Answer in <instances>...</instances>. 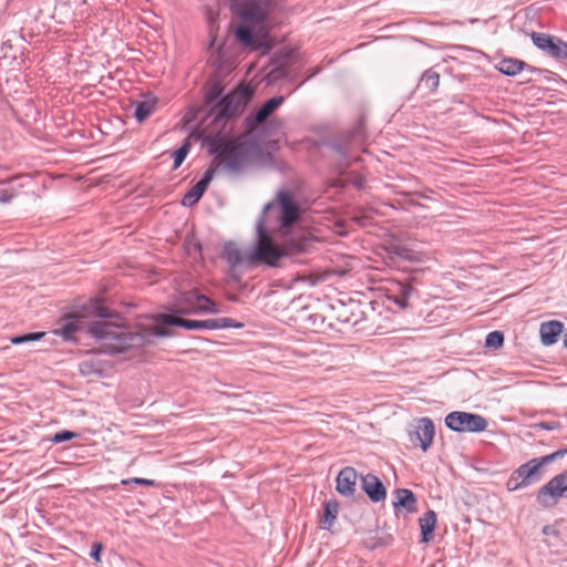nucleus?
Returning a JSON list of instances; mask_svg holds the SVG:
<instances>
[{
    "mask_svg": "<svg viewBox=\"0 0 567 567\" xmlns=\"http://www.w3.org/2000/svg\"><path fill=\"white\" fill-rule=\"evenodd\" d=\"M155 327L145 328L142 332H132L124 327L107 321H94L89 332L101 341L105 352L120 353L131 348H141L150 343V337L165 338L171 336L169 327H179L186 330H213L212 319L194 320L184 319L171 313L154 316Z\"/></svg>",
    "mask_w": 567,
    "mask_h": 567,
    "instance_id": "1",
    "label": "nucleus"
},
{
    "mask_svg": "<svg viewBox=\"0 0 567 567\" xmlns=\"http://www.w3.org/2000/svg\"><path fill=\"white\" fill-rule=\"evenodd\" d=\"M249 137L231 140L217 134L206 138L207 151L229 172L243 171L251 163V157L259 159L271 158V151L278 150V141L271 140L262 143L259 136L248 134Z\"/></svg>",
    "mask_w": 567,
    "mask_h": 567,
    "instance_id": "2",
    "label": "nucleus"
},
{
    "mask_svg": "<svg viewBox=\"0 0 567 567\" xmlns=\"http://www.w3.org/2000/svg\"><path fill=\"white\" fill-rule=\"evenodd\" d=\"M229 8L241 20L234 29L235 39L244 48L269 52L271 43L267 34H258L254 27L262 25L267 21L274 9V0H234Z\"/></svg>",
    "mask_w": 567,
    "mask_h": 567,
    "instance_id": "3",
    "label": "nucleus"
},
{
    "mask_svg": "<svg viewBox=\"0 0 567 567\" xmlns=\"http://www.w3.org/2000/svg\"><path fill=\"white\" fill-rule=\"evenodd\" d=\"M254 89L247 84H239L230 92L209 104L207 115L213 122H228L238 117L247 107L254 95Z\"/></svg>",
    "mask_w": 567,
    "mask_h": 567,
    "instance_id": "4",
    "label": "nucleus"
},
{
    "mask_svg": "<svg viewBox=\"0 0 567 567\" xmlns=\"http://www.w3.org/2000/svg\"><path fill=\"white\" fill-rule=\"evenodd\" d=\"M282 249L272 244L271 234L265 225V218L259 217L257 221V240L252 250L246 257V267L266 265L277 267L279 260L285 256Z\"/></svg>",
    "mask_w": 567,
    "mask_h": 567,
    "instance_id": "5",
    "label": "nucleus"
},
{
    "mask_svg": "<svg viewBox=\"0 0 567 567\" xmlns=\"http://www.w3.org/2000/svg\"><path fill=\"white\" fill-rule=\"evenodd\" d=\"M274 210L278 212L277 220L279 223V230L285 235H287L300 219V207L295 200L293 195L288 190H280L277 195V199L268 203L264 207L260 217L265 218V225H267Z\"/></svg>",
    "mask_w": 567,
    "mask_h": 567,
    "instance_id": "6",
    "label": "nucleus"
},
{
    "mask_svg": "<svg viewBox=\"0 0 567 567\" xmlns=\"http://www.w3.org/2000/svg\"><path fill=\"white\" fill-rule=\"evenodd\" d=\"M415 282V276L389 279L388 285L385 286V296L388 300L395 303L400 309L410 308V300L417 296V290L414 287Z\"/></svg>",
    "mask_w": 567,
    "mask_h": 567,
    "instance_id": "7",
    "label": "nucleus"
},
{
    "mask_svg": "<svg viewBox=\"0 0 567 567\" xmlns=\"http://www.w3.org/2000/svg\"><path fill=\"white\" fill-rule=\"evenodd\" d=\"M445 426L456 433H481L488 425L487 420L475 413L453 411L445 416Z\"/></svg>",
    "mask_w": 567,
    "mask_h": 567,
    "instance_id": "8",
    "label": "nucleus"
},
{
    "mask_svg": "<svg viewBox=\"0 0 567 567\" xmlns=\"http://www.w3.org/2000/svg\"><path fill=\"white\" fill-rule=\"evenodd\" d=\"M561 497L567 498V470L542 486L537 492L536 501L543 508H551Z\"/></svg>",
    "mask_w": 567,
    "mask_h": 567,
    "instance_id": "9",
    "label": "nucleus"
},
{
    "mask_svg": "<svg viewBox=\"0 0 567 567\" xmlns=\"http://www.w3.org/2000/svg\"><path fill=\"white\" fill-rule=\"evenodd\" d=\"M282 95H276L266 100L256 111L251 112L245 118V128L248 134H254L259 128L266 133L264 127L268 117L284 103Z\"/></svg>",
    "mask_w": 567,
    "mask_h": 567,
    "instance_id": "10",
    "label": "nucleus"
},
{
    "mask_svg": "<svg viewBox=\"0 0 567 567\" xmlns=\"http://www.w3.org/2000/svg\"><path fill=\"white\" fill-rule=\"evenodd\" d=\"M542 476V471L538 470L533 460H529L513 471L506 482V488L509 492H514L519 488L527 487L534 483L539 482Z\"/></svg>",
    "mask_w": 567,
    "mask_h": 567,
    "instance_id": "11",
    "label": "nucleus"
},
{
    "mask_svg": "<svg viewBox=\"0 0 567 567\" xmlns=\"http://www.w3.org/2000/svg\"><path fill=\"white\" fill-rule=\"evenodd\" d=\"M434 434V423L427 416L419 419L414 430L409 432L410 441L420 446L423 452H426L433 444Z\"/></svg>",
    "mask_w": 567,
    "mask_h": 567,
    "instance_id": "12",
    "label": "nucleus"
},
{
    "mask_svg": "<svg viewBox=\"0 0 567 567\" xmlns=\"http://www.w3.org/2000/svg\"><path fill=\"white\" fill-rule=\"evenodd\" d=\"M84 316L80 312H68L59 318L56 327L52 330L54 336L64 341H73L74 334L80 330Z\"/></svg>",
    "mask_w": 567,
    "mask_h": 567,
    "instance_id": "13",
    "label": "nucleus"
},
{
    "mask_svg": "<svg viewBox=\"0 0 567 567\" xmlns=\"http://www.w3.org/2000/svg\"><path fill=\"white\" fill-rule=\"evenodd\" d=\"M215 168L209 167L200 177V179L190 187V189L183 196L181 204L184 207L195 206L206 193L213 177Z\"/></svg>",
    "mask_w": 567,
    "mask_h": 567,
    "instance_id": "14",
    "label": "nucleus"
},
{
    "mask_svg": "<svg viewBox=\"0 0 567 567\" xmlns=\"http://www.w3.org/2000/svg\"><path fill=\"white\" fill-rule=\"evenodd\" d=\"M361 488L372 503H380L386 497V488L382 481L372 473L361 475Z\"/></svg>",
    "mask_w": 567,
    "mask_h": 567,
    "instance_id": "15",
    "label": "nucleus"
},
{
    "mask_svg": "<svg viewBox=\"0 0 567 567\" xmlns=\"http://www.w3.org/2000/svg\"><path fill=\"white\" fill-rule=\"evenodd\" d=\"M358 476L357 471L352 466L343 467L336 477L337 492L346 497L353 496Z\"/></svg>",
    "mask_w": 567,
    "mask_h": 567,
    "instance_id": "16",
    "label": "nucleus"
},
{
    "mask_svg": "<svg viewBox=\"0 0 567 567\" xmlns=\"http://www.w3.org/2000/svg\"><path fill=\"white\" fill-rule=\"evenodd\" d=\"M204 103L206 106L225 95L224 76L220 73L215 72L212 74L206 83L204 84Z\"/></svg>",
    "mask_w": 567,
    "mask_h": 567,
    "instance_id": "17",
    "label": "nucleus"
},
{
    "mask_svg": "<svg viewBox=\"0 0 567 567\" xmlns=\"http://www.w3.org/2000/svg\"><path fill=\"white\" fill-rule=\"evenodd\" d=\"M295 58V50H288L280 55L274 56L272 62L276 66L270 71L269 76L275 81L287 79L289 76L288 66L292 64Z\"/></svg>",
    "mask_w": 567,
    "mask_h": 567,
    "instance_id": "18",
    "label": "nucleus"
},
{
    "mask_svg": "<svg viewBox=\"0 0 567 567\" xmlns=\"http://www.w3.org/2000/svg\"><path fill=\"white\" fill-rule=\"evenodd\" d=\"M496 69L507 76H515L523 70L527 69L529 72H542L540 69L534 68L523 60L516 59V58H504L502 59Z\"/></svg>",
    "mask_w": 567,
    "mask_h": 567,
    "instance_id": "19",
    "label": "nucleus"
},
{
    "mask_svg": "<svg viewBox=\"0 0 567 567\" xmlns=\"http://www.w3.org/2000/svg\"><path fill=\"white\" fill-rule=\"evenodd\" d=\"M564 331V323L558 320L543 322L539 328L540 341L544 346H553Z\"/></svg>",
    "mask_w": 567,
    "mask_h": 567,
    "instance_id": "20",
    "label": "nucleus"
},
{
    "mask_svg": "<svg viewBox=\"0 0 567 567\" xmlns=\"http://www.w3.org/2000/svg\"><path fill=\"white\" fill-rule=\"evenodd\" d=\"M393 536L384 529L375 528L365 533L363 538L364 546L373 550L378 547H386L393 543Z\"/></svg>",
    "mask_w": 567,
    "mask_h": 567,
    "instance_id": "21",
    "label": "nucleus"
},
{
    "mask_svg": "<svg viewBox=\"0 0 567 567\" xmlns=\"http://www.w3.org/2000/svg\"><path fill=\"white\" fill-rule=\"evenodd\" d=\"M440 73L433 69L424 71L416 85V91L421 92L422 96H427L436 92L440 85Z\"/></svg>",
    "mask_w": 567,
    "mask_h": 567,
    "instance_id": "22",
    "label": "nucleus"
},
{
    "mask_svg": "<svg viewBox=\"0 0 567 567\" xmlns=\"http://www.w3.org/2000/svg\"><path fill=\"white\" fill-rule=\"evenodd\" d=\"M436 522V513L433 509L426 511L419 518V526L421 530L420 543L429 544L433 539Z\"/></svg>",
    "mask_w": 567,
    "mask_h": 567,
    "instance_id": "23",
    "label": "nucleus"
},
{
    "mask_svg": "<svg viewBox=\"0 0 567 567\" xmlns=\"http://www.w3.org/2000/svg\"><path fill=\"white\" fill-rule=\"evenodd\" d=\"M395 501L393 505L398 509H404L408 513L416 512V496L408 488H398L394 491Z\"/></svg>",
    "mask_w": 567,
    "mask_h": 567,
    "instance_id": "24",
    "label": "nucleus"
},
{
    "mask_svg": "<svg viewBox=\"0 0 567 567\" xmlns=\"http://www.w3.org/2000/svg\"><path fill=\"white\" fill-rule=\"evenodd\" d=\"M158 99L153 95L145 96V100L136 102L134 110V118L138 123L146 121L155 111Z\"/></svg>",
    "mask_w": 567,
    "mask_h": 567,
    "instance_id": "25",
    "label": "nucleus"
},
{
    "mask_svg": "<svg viewBox=\"0 0 567 567\" xmlns=\"http://www.w3.org/2000/svg\"><path fill=\"white\" fill-rule=\"evenodd\" d=\"M246 257L247 256L243 255V252L236 246L235 243L228 241V243L225 244L224 250H223V254H221V258L224 260H226V262L228 264V266L231 269H235L236 267H238L240 265H245L246 266Z\"/></svg>",
    "mask_w": 567,
    "mask_h": 567,
    "instance_id": "26",
    "label": "nucleus"
},
{
    "mask_svg": "<svg viewBox=\"0 0 567 567\" xmlns=\"http://www.w3.org/2000/svg\"><path fill=\"white\" fill-rule=\"evenodd\" d=\"M340 505L337 499H329L323 504L320 524L323 529L330 530L339 514Z\"/></svg>",
    "mask_w": 567,
    "mask_h": 567,
    "instance_id": "27",
    "label": "nucleus"
},
{
    "mask_svg": "<svg viewBox=\"0 0 567 567\" xmlns=\"http://www.w3.org/2000/svg\"><path fill=\"white\" fill-rule=\"evenodd\" d=\"M205 13L208 25L209 47L213 48L217 40L219 30V13L210 7L206 8Z\"/></svg>",
    "mask_w": 567,
    "mask_h": 567,
    "instance_id": "28",
    "label": "nucleus"
},
{
    "mask_svg": "<svg viewBox=\"0 0 567 567\" xmlns=\"http://www.w3.org/2000/svg\"><path fill=\"white\" fill-rule=\"evenodd\" d=\"M343 135L350 141V142H360L365 138V124H364V117L361 116L355 125L343 133Z\"/></svg>",
    "mask_w": 567,
    "mask_h": 567,
    "instance_id": "29",
    "label": "nucleus"
},
{
    "mask_svg": "<svg viewBox=\"0 0 567 567\" xmlns=\"http://www.w3.org/2000/svg\"><path fill=\"white\" fill-rule=\"evenodd\" d=\"M190 147H192L190 140H189V137H187L184 140L182 145L172 153V157L174 161L173 169H177L183 164V162L185 161V158L187 157V155L190 151Z\"/></svg>",
    "mask_w": 567,
    "mask_h": 567,
    "instance_id": "30",
    "label": "nucleus"
},
{
    "mask_svg": "<svg viewBox=\"0 0 567 567\" xmlns=\"http://www.w3.org/2000/svg\"><path fill=\"white\" fill-rule=\"evenodd\" d=\"M547 53L556 60L567 61V42L556 37Z\"/></svg>",
    "mask_w": 567,
    "mask_h": 567,
    "instance_id": "31",
    "label": "nucleus"
},
{
    "mask_svg": "<svg viewBox=\"0 0 567 567\" xmlns=\"http://www.w3.org/2000/svg\"><path fill=\"white\" fill-rule=\"evenodd\" d=\"M194 299L203 312L217 313L219 311L215 301L206 295L194 291Z\"/></svg>",
    "mask_w": 567,
    "mask_h": 567,
    "instance_id": "32",
    "label": "nucleus"
},
{
    "mask_svg": "<svg viewBox=\"0 0 567 567\" xmlns=\"http://www.w3.org/2000/svg\"><path fill=\"white\" fill-rule=\"evenodd\" d=\"M80 372L83 375H103L104 369L100 361L95 360H85L80 363Z\"/></svg>",
    "mask_w": 567,
    "mask_h": 567,
    "instance_id": "33",
    "label": "nucleus"
},
{
    "mask_svg": "<svg viewBox=\"0 0 567 567\" xmlns=\"http://www.w3.org/2000/svg\"><path fill=\"white\" fill-rule=\"evenodd\" d=\"M556 37H553L550 34H547V33H542V32H532L530 34V39L533 41V44L542 50V51H546L548 52L554 39Z\"/></svg>",
    "mask_w": 567,
    "mask_h": 567,
    "instance_id": "34",
    "label": "nucleus"
},
{
    "mask_svg": "<svg viewBox=\"0 0 567 567\" xmlns=\"http://www.w3.org/2000/svg\"><path fill=\"white\" fill-rule=\"evenodd\" d=\"M92 312L101 319L120 318V315L107 308L102 300H94L92 302Z\"/></svg>",
    "mask_w": 567,
    "mask_h": 567,
    "instance_id": "35",
    "label": "nucleus"
},
{
    "mask_svg": "<svg viewBox=\"0 0 567 567\" xmlns=\"http://www.w3.org/2000/svg\"><path fill=\"white\" fill-rule=\"evenodd\" d=\"M504 333L502 331L495 330L487 333L484 342V347L488 349H501L504 344Z\"/></svg>",
    "mask_w": 567,
    "mask_h": 567,
    "instance_id": "36",
    "label": "nucleus"
},
{
    "mask_svg": "<svg viewBox=\"0 0 567 567\" xmlns=\"http://www.w3.org/2000/svg\"><path fill=\"white\" fill-rule=\"evenodd\" d=\"M213 330L227 329V328H243L244 323L236 321L233 318H212Z\"/></svg>",
    "mask_w": 567,
    "mask_h": 567,
    "instance_id": "37",
    "label": "nucleus"
},
{
    "mask_svg": "<svg viewBox=\"0 0 567 567\" xmlns=\"http://www.w3.org/2000/svg\"><path fill=\"white\" fill-rule=\"evenodd\" d=\"M44 332H28L14 336L10 339L12 344H23L28 342L39 341L44 337Z\"/></svg>",
    "mask_w": 567,
    "mask_h": 567,
    "instance_id": "38",
    "label": "nucleus"
},
{
    "mask_svg": "<svg viewBox=\"0 0 567 567\" xmlns=\"http://www.w3.org/2000/svg\"><path fill=\"white\" fill-rule=\"evenodd\" d=\"M350 141L342 135V138L340 141H334L330 144V147L333 152H336L341 158L347 159L348 158V151Z\"/></svg>",
    "mask_w": 567,
    "mask_h": 567,
    "instance_id": "39",
    "label": "nucleus"
},
{
    "mask_svg": "<svg viewBox=\"0 0 567 567\" xmlns=\"http://www.w3.org/2000/svg\"><path fill=\"white\" fill-rule=\"evenodd\" d=\"M79 436H80V434L76 432H73L70 430H61V431L54 433L50 437V441L54 444H60V443L69 442L73 439H78Z\"/></svg>",
    "mask_w": 567,
    "mask_h": 567,
    "instance_id": "40",
    "label": "nucleus"
},
{
    "mask_svg": "<svg viewBox=\"0 0 567 567\" xmlns=\"http://www.w3.org/2000/svg\"><path fill=\"white\" fill-rule=\"evenodd\" d=\"M121 485H128V484H136L147 487L157 486V483L154 480L148 478H142V477H132V478H124L120 483Z\"/></svg>",
    "mask_w": 567,
    "mask_h": 567,
    "instance_id": "41",
    "label": "nucleus"
},
{
    "mask_svg": "<svg viewBox=\"0 0 567 567\" xmlns=\"http://www.w3.org/2000/svg\"><path fill=\"white\" fill-rule=\"evenodd\" d=\"M533 429L537 430H546L554 431L559 430L561 427V423L559 421H542L532 425Z\"/></svg>",
    "mask_w": 567,
    "mask_h": 567,
    "instance_id": "42",
    "label": "nucleus"
},
{
    "mask_svg": "<svg viewBox=\"0 0 567 567\" xmlns=\"http://www.w3.org/2000/svg\"><path fill=\"white\" fill-rule=\"evenodd\" d=\"M392 252L394 255H396L398 257L406 259V260H412L413 255H414L413 250H411L406 247H403V246H394L392 248Z\"/></svg>",
    "mask_w": 567,
    "mask_h": 567,
    "instance_id": "43",
    "label": "nucleus"
},
{
    "mask_svg": "<svg viewBox=\"0 0 567 567\" xmlns=\"http://www.w3.org/2000/svg\"><path fill=\"white\" fill-rule=\"evenodd\" d=\"M104 549V546L102 543L100 542H95L92 544V547H91V550H90V557L95 561V563H100L101 561V555H102V551Z\"/></svg>",
    "mask_w": 567,
    "mask_h": 567,
    "instance_id": "44",
    "label": "nucleus"
},
{
    "mask_svg": "<svg viewBox=\"0 0 567 567\" xmlns=\"http://www.w3.org/2000/svg\"><path fill=\"white\" fill-rule=\"evenodd\" d=\"M185 246H186V249H187V252L190 254L192 250L200 254L202 250H203V246H202V243L193 237V238H187L186 241H185Z\"/></svg>",
    "mask_w": 567,
    "mask_h": 567,
    "instance_id": "45",
    "label": "nucleus"
},
{
    "mask_svg": "<svg viewBox=\"0 0 567 567\" xmlns=\"http://www.w3.org/2000/svg\"><path fill=\"white\" fill-rule=\"evenodd\" d=\"M16 197V190L9 187H0V203L7 204Z\"/></svg>",
    "mask_w": 567,
    "mask_h": 567,
    "instance_id": "46",
    "label": "nucleus"
},
{
    "mask_svg": "<svg viewBox=\"0 0 567 567\" xmlns=\"http://www.w3.org/2000/svg\"><path fill=\"white\" fill-rule=\"evenodd\" d=\"M535 465L538 467L539 471H542V466L549 464L555 461V456L553 454H548L540 457H534L532 458Z\"/></svg>",
    "mask_w": 567,
    "mask_h": 567,
    "instance_id": "47",
    "label": "nucleus"
},
{
    "mask_svg": "<svg viewBox=\"0 0 567 567\" xmlns=\"http://www.w3.org/2000/svg\"><path fill=\"white\" fill-rule=\"evenodd\" d=\"M337 318H338V320H340L342 322L352 323V324L358 323L357 319H352L350 316H347L346 312L339 313Z\"/></svg>",
    "mask_w": 567,
    "mask_h": 567,
    "instance_id": "48",
    "label": "nucleus"
},
{
    "mask_svg": "<svg viewBox=\"0 0 567 567\" xmlns=\"http://www.w3.org/2000/svg\"><path fill=\"white\" fill-rule=\"evenodd\" d=\"M553 456H555V461L565 456L567 454V447H564V449H560V450H557L556 452L551 453Z\"/></svg>",
    "mask_w": 567,
    "mask_h": 567,
    "instance_id": "49",
    "label": "nucleus"
},
{
    "mask_svg": "<svg viewBox=\"0 0 567 567\" xmlns=\"http://www.w3.org/2000/svg\"><path fill=\"white\" fill-rule=\"evenodd\" d=\"M553 456H555V461L565 456L567 454V447H564V449H560V450H557L556 452L551 453Z\"/></svg>",
    "mask_w": 567,
    "mask_h": 567,
    "instance_id": "50",
    "label": "nucleus"
},
{
    "mask_svg": "<svg viewBox=\"0 0 567 567\" xmlns=\"http://www.w3.org/2000/svg\"><path fill=\"white\" fill-rule=\"evenodd\" d=\"M293 248L299 250V251H302V250H305V244L303 243L295 244Z\"/></svg>",
    "mask_w": 567,
    "mask_h": 567,
    "instance_id": "51",
    "label": "nucleus"
},
{
    "mask_svg": "<svg viewBox=\"0 0 567 567\" xmlns=\"http://www.w3.org/2000/svg\"><path fill=\"white\" fill-rule=\"evenodd\" d=\"M548 528H549V526H545L544 529H543V533L547 535L549 533Z\"/></svg>",
    "mask_w": 567,
    "mask_h": 567,
    "instance_id": "52",
    "label": "nucleus"
},
{
    "mask_svg": "<svg viewBox=\"0 0 567 567\" xmlns=\"http://www.w3.org/2000/svg\"><path fill=\"white\" fill-rule=\"evenodd\" d=\"M417 196H419V197H421V198H429V197L426 196V194L417 193Z\"/></svg>",
    "mask_w": 567,
    "mask_h": 567,
    "instance_id": "53",
    "label": "nucleus"
},
{
    "mask_svg": "<svg viewBox=\"0 0 567 567\" xmlns=\"http://www.w3.org/2000/svg\"><path fill=\"white\" fill-rule=\"evenodd\" d=\"M564 344H565V347L567 348V332H566V333H565V336H564Z\"/></svg>",
    "mask_w": 567,
    "mask_h": 567,
    "instance_id": "54",
    "label": "nucleus"
},
{
    "mask_svg": "<svg viewBox=\"0 0 567 567\" xmlns=\"http://www.w3.org/2000/svg\"><path fill=\"white\" fill-rule=\"evenodd\" d=\"M117 486H118V484H113V485H111L109 488H111V489L115 491V489L117 488Z\"/></svg>",
    "mask_w": 567,
    "mask_h": 567,
    "instance_id": "55",
    "label": "nucleus"
},
{
    "mask_svg": "<svg viewBox=\"0 0 567 567\" xmlns=\"http://www.w3.org/2000/svg\"><path fill=\"white\" fill-rule=\"evenodd\" d=\"M229 300H231V301H236V300H237V298H236L235 296H233V297H229Z\"/></svg>",
    "mask_w": 567,
    "mask_h": 567,
    "instance_id": "56",
    "label": "nucleus"
},
{
    "mask_svg": "<svg viewBox=\"0 0 567 567\" xmlns=\"http://www.w3.org/2000/svg\"><path fill=\"white\" fill-rule=\"evenodd\" d=\"M269 125H271V126H277V125L275 124V121H270Z\"/></svg>",
    "mask_w": 567,
    "mask_h": 567,
    "instance_id": "57",
    "label": "nucleus"
},
{
    "mask_svg": "<svg viewBox=\"0 0 567 567\" xmlns=\"http://www.w3.org/2000/svg\"><path fill=\"white\" fill-rule=\"evenodd\" d=\"M317 72H318V71H316V72L311 73V74L308 76V79H310L311 76H315V74H316Z\"/></svg>",
    "mask_w": 567,
    "mask_h": 567,
    "instance_id": "58",
    "label": "nucleus"
},
{
    "mask_svg": "<svg viewBox=\"0 0 567 567\" xmlns=\"http://www.w3.org/2000/svg\"><path fill=\"white\" fill-rule=\"evenodd\" d=\"M3 182H0V184H2Z\"/></svg>",
    "mask_w": 567,
    "mask_h": 567,
    "instance_id": "59",
    "label": "nucleus"
},
{
    "mask_svg": "<svg viewBox=\"0 0 567 567\" xmlns=\"http://www.w3.org/2000/svg\"><path fill=\"white\" fill-rule=\"evenodd\" d=\"M566 439H567V436H566Z\"/></svg>",
    "mask_w": 567,
    "mask_h": 567,
    "instance_id": "60",
    "label": "nucleus"
}]
</instances>
